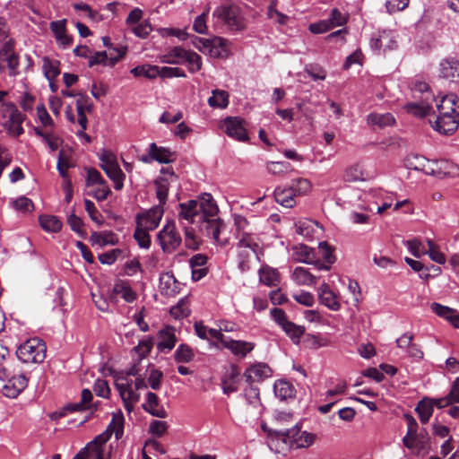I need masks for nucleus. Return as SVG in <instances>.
Listing matches in <instances>:
<instances>
[{
  "mask_svg": "<svg viewBox=\"0 0 459 459\" xmlns=\"http://www.w3.org/2000/svg\"><path fill=\"white\" fill-rule=\"evenodd\" d=\"M370 45L375 50L385 52L386 50L394 49L397 47V42L391 30H383L371 39Z\"/></svg>",
  "mask_w": 459,
  "mask_h": 459,
  "instance_id": "obj_19",
  "label": "nucleus"
},
{
  "mask_svg": "<svg viewBox=\"0 0 459 459\" xmlns=\"http://www.w3.org/2000/svg\"><path fill=\"white\" fill-rule=\"evenodd\" d=\"M428 252L427 254L429 255L430 259L437 264H444L446 263V256L445 255L438 250V247L435 245V243L428 239Z\"/></svg>",
  "mask_w": 459,
  "mask_h": 459,
  "instance_id": "obj_53",
  "label": "nucleus"
},
{
  "mask_svg": "<svg viewBox=\"0 0 459 459\" xmlns=\"http://www.w3.org/2000/svg\"><path fill=\"white\" fill-rule=\"evenodd\" d=\"M277 434L282 436L285 442L289 439L290 442L294 443L297 447H308L313 444L316 437L312 433L301 432L298 425L291 429L281 430Z\"/></svg>",
  "mask_w": 459,
  "mask_h": 459,
  "instance_id": "obj_10",
  "label": "nucleus"
},
{
  "mask_svg": "<svg viewBox=\"0 0 459 459\" xmlns=\"http://www.w3.org/2000/svg\"><path fill=\"white\" fill-rule=\"evenodd\" d=\"M196 201L200 220L203 218L215 217L217 215L219 208L211 194L204 193Z\"/></svg>",
  "mask_w": 459,
  "mask_h": 459,
  "instance_id": "obj_18",
  "label": "nucleus"
},
{
  "mask_svg": "<svg viewBox=\"0 0 459 459\" xmlns=\"http://www.w3.org/2000/svg\"><path fill=\"white\" fill-rule=\"evenodd\" d=\"M208 104L214 108H225L229 104V93L223 90H213Z\"/></svg>",
  "mask_w": 459,
  "mask_h": 459,
  "instance_id": "obj_39",
  "label": "nucleus"
},
{
  "mask_svg": "<svg viewBox=\"0 0 459 459\" xmlns=\"http://www.w3.org/2000/svg\"><path fill=\"white\" fill-rule=\"evenodd\" d=\"M275 395L281 400L293 398L296 394V389L292 384L286 380H277L273 385Z\"/></svg>",
  "mask_w": 459,
  "mask_h": 459,
  "instance_id": "obj_33",
  "label": "nucleus"
},
{
  "mask_svg": "<svg viewBox=\"0 0 459 459\" xmlns=\"http://www.w3.org/2000/svg\"><path fill=\"white\" fill-rule=\"evenodd\" d=\"M404 108L409 114L417 117H424L429 113L431 104L429 102V97H426L425 100L420 102L407 103Z\"/></svg>",
  "mask_w": 459,
  "mask_h": 459,
  "instance_id": "obj_34",
  "label": "nucleus"
},
{
  "mask_svg": "<svg viewBox=\"0 0 459 459\" xmlns=\"http://www.w3.org/2000/svg\"><path fill=\"white\" fill-rule=\"evenodd\" d=\"M290 187L294 190L295 195H304L307 194L310 188L311 184L310 181L307 178H299L292 180Z\"/></svg>",
  "mask_w": 459,
  "mask_h": 459,
  "instance_id": "obj_55",
  "label": "nucleus"
},
{
  "mask_svg": "<svg viewBox=\"0 0 459 459\" xmlns=\"http://www.w3.org/2000/svg\"><path fill=\"white\" fill-rule=\"evenodd\" d=\"M143 409L151 415L157 418H166L167 411L160 403L158 395L152 392H147L145 395V402L143 403Z\"/></svg>",
  "mask_w": 459,
  "mask_h": 459,
  "instance_id": "obj_21",
  "label": "nucleus"
},
{
  "mask_svg": "<svg viewBox=\"0 0 459 459\" xmlns=\"http://www.w3.org/2000/svg\"><path fill=\"white\" fill-rule=\"evenodd\" d=\"M13 205L17 211L23 212H31L34 208L32 201L25 196H21L14 200Z\"/></svg>",
  "mask_w": 459,
  "mask_h": 459,
  "instance_id": "obj_63",
  "label": "nucleus"
},
{
  "mask_svg": "<svg viewBox=\"0 0 459 459\" xmlns=\"http://www.w3.org/2000/svg\"><path fill=\"white\" fill-rule=\"evenodd\" d=\"M46 350L42 340L31 338L17 348L16 356L23 363H41L46 358Z\"/></svg>",
  "mask_w": 459,
  "mask_h": 459,
  "instance_id": "obj_3",
  "label": "nucleus"
},
{
  "mask_svg": "<svg viewBox=\"0 0 459 459\" xmlns=\"http://www.w3.org/2000/svg\"><path fill=\"white\" fill-rule=\"evenodd\" d=\"M294 260L299 263L313 264L315 258V251L313 248L304 244H299L292 248Z\"/></svg>",
  "mask_w": 459,
  "mask_h": 459,
  "instance_id": "obj_32",
  "label": "nucleus"
},
{
  "mask_svg": "<svg viewBox=\"0 0 459 459\" xmlns=\"http://www.w3.org/2000/svg\"><path fill=\"white\" fill-rule=\"evenodd\" d=\"M292 280L298 285H315L317 282V278L311 274L309 271L304 267H296L292 273Z\"/></svg>",
  "mask_w": 459,
  "mask_h": 459,
  "instance_id": "obj_35",
  "label": "nucleus"
},
{
  "mask_svg": "<svg viewBox=\"0 0 459 459\" xmlns=\"http://www.w3.org/2000/svg\"><path fill=\"white\" fill-rule=\"evenodd\" d=\"M267 15L270 19H276L277 22L283 25L287 22L289 17L279 12L277 9H276V2L275 1H272L271 4H269L268 6V10H267Z\"/></svg>",
  "mask_w": 459,
  "mask_h": 459,
  "instance_id": "obj_58",
  "label": "nucleus"
},
{
  "mask_svg": "<svg viewBox=\"0 0 459 459\" xmlns=\"http://www.w3.org/2000/svg\"><path fill=\"white\" fill-rule=\"evenodd\" d=\"M122 255V250L115 248L108 252L102 253L99 255V260L103 264H112L116 262L119 255Z\"/></svg>",
  "mask_w": 459,
  "mask_h": 459,
  "instance_id": "obj_62",
  "label": "nucleus"
},
{
  "mask_svg": "<svg viewBox=\"0 0 459 459\" xmlns=\"http://www.w3.org/2000/svg\"><path fill=\"white\" fill-rule=\"evenodd\" d=\"M405 246L411 252V254L416 257H420L422 255H426L428 248L417 238L410 239L405 242Z\"/></svg>",
  "mask_w": 459,
  "mask_h": 459,
  "instance_id": "obj_54",
  "label": "nucleus"
},
{
  "mask_svg": "<svg viewBox=\"0 0 459 459\" xmlns=\"http://www.w3.org/2000/svg\"><path fill=\"white\" fill-rule=\"evenodd\" d=\"M403 445L417 455H425L430 450V437L425 429L403 438Z\"/></svg>",
  "mask_w": 459,
  "mask_h": 459,
  "instance_id": "obj_9",
  "label": "nucleus"
},
{
  "mask_svg": "<svg viewBox=\"0 0 459 459\" xmlns=\"http://www.w3.org/2000/svg\"><path fill=\"white\" fill-rule=\"evenodd\" d=\"M187 51L182 47L171 48L166 54L160 56V61L170 65H183Z\"/></svg>",
  "mask_w": 459,
  "mask_h": 459,
  "instance_id": "obj_31",
  "label": "nucleus"
},
{
  "mask_svg": "<svg viewBox=\"0 0 459 459\" xmlns=\"http://www.w3.org/2000/svg\"><path fill=\"white\" fill-rule=\"evenodd\" d=\"M93 390L95 394L102 398H108L110 394V388L108 381L105 379H97L94 383Z\"/></svg>",
  "mask_w": 459,
  "mask_h": 459,
  "instance_id": "obj_60",
  "label": "nucleus"
},
{
  "mask_svg": "<svg viewBox=\"0 0 459 459\" xmlns=\"http://www.w3.org/2000/svg\"><path fill=\"white\" fill-rule=\"evenodd\" d=\"M176 279L172 274L166 273L160 279V289L161 294L174 296L177 291Z\"/></svg>",
  "mask_w": 459,
  "mask_h": 459,
  "instance_id": "obj_42",
  "label": "nucleus"
},
{
  "mask_svg": "<svg viewBox=\"0 0 459 459\" xmlns=\"http://www.w3.org/2000/svg\"><path fill=\"white\" fill-rule=\"evenodd\" d=\"M209 41L208 53L213 56H220L221 48L222 49L226 47V39L221 37H213L212 39H209Z\"/></svg>",
  "mask_w": 459,
  "mask_h": 459,
  "instance_id": "obj_56",
  "label": "nucleus"
},
{
  "mask_svg": "<svg viewBox=\"0 0 459 459\" xmlns=\"http://www.w3.org/2000/svg\"><path fill=\"white\" fill-rule=\"evenodd\" d=\"M255 344L251 342L246 341H237L232 339H228V341L223 342V348L228 349L231 351L235 356H240L241 358L246 357L249 352H251Z\"/></svg>",
  "mask_w": 459,
  "mask_h": 459,
  "instance_id": "obj_23",
  "label": "nucleus"
},
{
  "mask_svg": "<svg viewBox=\"0 0 459 459\" xmlns=\"http://www.w3.org/2000/svg\"><path fill=\"white\" fill-rule=\"evenodd\" d=\"M194 357L193 350L184 343L180 344L174 353V359L178 363H188L193 360Z\"/></svg>",
  "mask_w": 459,
  "mask_h": 459,
  "instance_id": "obj_48",
  "label": "nucleus"
},
{
  "mask_svg": "<svg viewBox=\"0 0 459 459\" xmlns=\"http://www.w3.org/2000/svg\"><path fill=\"white\" fill-rule=\"evenodd\" d=\"M109 56H108V65H115L119 60H121L126 53L127 48L125 46H121L119 48H109Z\"/></svg>",
  "mask_w": 459,
  "mask_h": 459,
  "instance_id": "obj_64",
  "label": "nucleus"
},
{
  "mask_svg": "<svg viewBox=\"0 0 459 459\" xmlns=\"http://www.w3.org/2000/svg\"><path fill=\"white\" fill-rule=\"evenodd\" d=\"M182 228L185 231V245L187 248L195 250L198 248V242L195 239V232L192 228L182 223Z\"/></svg>",
  "mask_w": 459,
  "mask_h": 459,
  "instance_id": "obj_57",
  "label": "nucleus"
},
{
  "mask_svg": "<svg viewBox=\"0 0 459 459\" xmlns=\"http://www.w3.org/2000/svg\"><path fill=\"white\" fill-rule=\"evenodd\" d=\"M415 411L419 415L420 422L426 424L432 416L434 408L430 400L426 397L418 403Z\"/></svg>",
  "mask_w": 459,
  "mask_h": 459,
  "instance_id": "obj_40",
  "label": "nucleus"
},
{
  "mask_svg": "<svg viewBox=\"0 0 459 459\" xmlns=\"http://www.w3.org/2000/svg\"><path fill=\"white\" fill-rule=\"evenodd\" d=\"M91 392L89 389H83L82 391L81 401L79 403H68L65 406H64L62 411L56 412V414H57L58 417H63L66 415L68 412L85 411L87 409V404L91 403Z\"/></svg>",
  "mask_w": 459,
  "mask_h": 459,
  "instance_id": "obj_26",
  "label": "nucleus"
},
{
  "mask_svg": "<svg viewBox=\"0 0 459 459\" xmlns=\"http://www.w3.org/2000/svg\"><path fill=\"white\" fill-rule=\"evenodd\" d=\"M267 171L272 175H283L293 169L288 161H269L266 164Z\"/></svg>",
  "mask_w": 459,
  "mask_h": 459,
  "instance_id": "obj_49",
  "label": "nucleus"
},
{
  "mask_svg": "<svg viewBox=\"0 0 459 459\" xmlns=\"http://www.w3.org/2000/svg\"><path fill=\"white\" fill-rule=\"evenodd\" d=\"M439 76L450 82L459 81V59L447 56L439 63Z\"/></svg>",
  "mask_w": 459,
  "mask_h": 459,
  "instance_id": "obj_16",
  "label": "nucleus"
},
{
  "mask_svg": "<svg viewBox=\"0 0 459 459\" xmlns=\"http://www.w3.org/2000/svg\"><path fill=\"white\" fill-rule=\"evenodd\" d=\"M28 385V379L23 374L10 378L3 387V394L9 398L17 397Z\"/></svg>",
  "mask_w": 459,
  "mask_h": 459,
  "instance_id": "obj_20",
  "label": "nucleus"
},
{
  "mask_svg": "<svg viewBox=\"0 0 459 459\" xmlns=\"http://www.w3.org/2000/svg\"><path fill=\"white\" fill-rule=\"evenodd\" d=\"M160 341L157 344V348L160 352L171 351L176 344L177 339L174 329L172 327H165L159 332Z\"/></svg>",
  "mask_w": 459,
  "mask_h": 459,
  "instance_id": "obj_28",
  "label": "nucleus"
},
{
  "mask_svg": "<svg viewBox=\"0 0 459 459\" xmlns=\"http://www.w3.org/2000/svg\"><path fill=\"white\" fill-rule=\"evenodd\" d=\"M130 72L134 77L143 76L148 79H154L160 74V67L158 65L146 64L135 66L133 69H131Z\"/></svg>",
  "mask_w": 459,
  "mask_h": 459,
  "instance_id": "obj_38",
  "label": "nucleus"
},
{
  "mask_svg": "<svg viewBox=\"0 0 459 459\" xmlns=\"http://www.w3.org/2000/svg\"><path fill=\"white\" fill-rule=\"evenodd\" d=\"M437 108L439 116H459L456 111L459 108V99L455 94L446 95L437 104Z\"/></svg>",
  "mask_w": 459,
  "mask_h": 459,
  "instance_id": "obj_22",
  "label": "nucleus"
},
{
  "mask_svg": "<svg viewBox=\"0 0 459 459\" xmlns=\"http://www.w3.org/2000/svg\"><path fill=\"white\" fill-rule=\"evenodd\" d=\"M328 24H331V29L336 26H342L346 23L347 17L342 14L337 8L332 10L330 16L325 20Z\"/></svg>",
  "mask_w": 459,
  "mask_h": 459,
  "instance_id": "obj_59",
  "label": "nucleus"
},
{
  "mask_svg": "<svg viewBox=\"0 0 459 459\" xmlns=\"http://www.w3.org/2000/svg\"><path fill=\"white\" fill-rule=\"evenodd\" d=\"M197 201L189 200L178 204V220L180 224L185 223L189 226L200 221V214L197 208Z\"/></svg>",
  "mask_w": 459,
  "mask_h": 459,
  "instance_id": "obj_14",
  "label": "nucleus"
},
{
  "mask_svg": "<svg viewBox=\"0 0 459 459\" xmlns=\"http://www.w3.org/2000/svg\"><path fill=\"white\" fill-rule=\"evenodd\" d=\"M148 230H145L138 225H136V229L134 233V238L140 247L142 248H149L151 246V237L148 233Z\"/></svg>",
  "mask_w": 459,
  "mask_h": 459,
  "instance_id": "obj_52",
  "label": "nucleus"
},
{
  "mask_svg": "<svg viewBox=\"0 0 459 459\" xmlns=\"http://www.w3.org/2000/svg\"><path fill=\"white\" fill-rule=\"evenodd\" d=\"M113 292L120 295L126 302L132 303L137 299V293L130 284L123 280H117L113 286Z\"/></svg>",
  "mask_w": 459,
  "mask_h": 459,
  "instance_id": "obj_29",
  "label": "nucleus"
},
{
  "mask_svg": "<svg viewBox=\"0 0 459 459\" xmlns=\"http://www.w3.org/2000/svg\"><path fill=\"white\" fill-rule=\"evenodd\" d=\"M43 72L45 77L51 82L54 81L60 74L59 65L60 62L57 60H51L48 57L43 58Z\"/></svg>",
  "mask_w": 459,
  "mask_h": 459,
  "instance_id": "obj_41",
  "label": "nucleus"
},
{
  "mask_svg": "<svg viewBox=\"0 0 459 459\" xmlns=\"http://www.w3.org/2000/svg\"><path fill=\"white\" fill-rule=\"evenodd\" d=\"M149 155L152 160L159 163H170L176 160V153L165 147H159L155 143H152L149 146Z\"/></svg>",
  "mask_w": 459,
  "mask_h": 459,
  "instance_id": "obj_24",
  "label": "nucleus"
},
{
  "mask_svg": "<svg viewBox=\"0 0 459 459\" xmlns=\"http://www.w3.org/2000/svg\"><path fill=\"white\" fill-rule=\"evenodd\" d=\"M109 436L102 433L96 437L93 441L80 451L74 459H108V455L105 453L106 443Z\"/></svg>",
  "mask_w": 459,
  "mask_h": 459,
  "instance_id": "obj_7",
  "label": "nucleus"
},
{
  "mask_svg": "<svg viewBox=\"0 0 459 459\" xmlns=\"http://www.w3.org/2000/svg\"><path fill=\"white\" fill-rule=\"evenodd\" d=\"M281 329L295 344L299 343L300 338L305 333V328L303 326L298 325L290 321L286 323Z\"/></svg>",
  "mask_w": 459,
  "mask_h": 459,
  "instance_id": "obj_47",
  "label": "nucleus"
},
{
  "mask_svg": "<svg viewBox=\"0 0 459 459\" xmlns=\"http://www.w3.org/2000/svg\"><path fill=\"white\" fill-rule=\"evenodd\" d=\"M234 223L238 231V248L249 249L255 255L258 256L260 247L256 238L252 234L244 231L246 226L248 224L247 219L242 216H237L234 219Z\"/></svg>",
  "mask_w": 459,
  "mask_h": 459,
  "instance_id": "obj_8",
  "label": "nucleus"
},
{
  "mask_svg": "<svg viewBox=\"0 0 459 459\" xmlns=\"http://www.w3.org/2000/svg\"><path fill=\"white\" fill-rule=\"evenodd\" d=\"M459 126V116H439L433 122L432 127L439 134L449 135L454 134Z\"/></svg>",
  "mask_w": 459,
  "mask_h": 459,
  "instance_id": "obj_17",
  "label": "nucleus"
},
{
  "mask_svg": "<svg viewBox=\"0 0 459 459\" xmlns=\"http://www.w3.org/2000/svg\"><path fill=\"white\" fill-rule=\"evenodd\" d=\"M159 244L165 254H171L181 244L182 238L173 222H168L157 235Z\"/></svg>",
  "mask_w": 459,
  "mask_h": 459,
  "instance_id": "obj_6",
  "label": "nucleus"
},
{
  "mask_svg": "<svg viewBox=\"0 0 459 459\" xmlns=\"http://www.w3.org/2000/svg\"><path fill=\"white\" fill-rule=\"evenodd\" d=\"M163 373L156 368H152L148 377V384L153 390H159L161 385Z\"/></svg>",
  "mask_w": 459,
  "mask_h": 459,
  "instance_id": "obj_61",
  "label": "nucleus"
},
{
  "mask_svg": "<svg viewBox=\"0 0 459 459\" xmlns=\"http://www.w3.org/2000/svg\"><path fill=\"white\" fill-rule=\"evenodd\" d=\"M14 45V39H9L0 48V72L4 70L5 66L3 64H5L10 76H16L20 74V56L15 52Z\"/></svg>",
  "mask_w": 459,
  "mask_h": 459,
  "instance_id": "obj_4",
  "label": "nucleus"
},
{
  "mask_svg": "<svg viewBox=\"0 0 459 459\" xmlns=\"http://www.w3.org/2000/svg\"><path fill=\"white\" fill-rule=\"evenodd\" d=\"M212 16L217 23L226 26L230 31H242L247 25L243 10L238 4H221L215 8Z\"/></svg>",
  "mask_w": 459,
  "mask_h": 459,
  "instance_id": "obj_1",
  "label": "nucleus"
},
{
  "mask_svg": "<svg viewBox=\"0 0 459 459\" xmlns=\"http://www.w3.org/2000/svg\"><path fill=\"white\" fill-rule=\"evenodd\" d=\"M39 221L41 228L48 232H58L62 228L61 221L54 215H41Z\"/></svg>",
  "mask_w": 459,
  "mask_h": 459,
  "instance_id": "obj_44",
  "label": "nucleus"
},
{
  "mask_svg": "<svg viewBox=\"0 0 459 459\" xmlns=\"http://www.w3.org/2000/svg\"><path fill=\"white\" fill-rule=\"evenodd\" d=\"M184 64L187 65L189 72L194 74L202 68V58L197 53L188 50Z\"/></svg>",
  "mask_w": 459,
  "mask_h": 459,
  "instance_id": "obj_51",
  "label": "nucleus"
},
{
  "mask_svg": "<svg viewBox=\"0 0 459 459\" xmlns=\"http://www.w3.org/2000/svg\"><path fill=\"white\" fill-rule=\"evenodd\" d=\"M259 279L267 286H276L279 282V273L275 269L263 267L259 270Z\"/></svg>",
  "mask_w": 459,
  "mask_h": 459,
  "instance_id": "obj_46",
  "label": "nucleus"
},
{
  "mask_svg": "<svg viewBox=\"0 0 459 459\" xmlns=\"http://www.w3.org/2000/svg\"><path fill=\"white\" fill-rule=\"evenodd\" d=\"M115 387L119 393L125 409L131 412L140 399L138 390L147 388V384L143 377H136L134 382L126 377H117L115 380Z\"/></svg>",
  "mask_w": 459,
  "mask_h": 459,
  "instance_id": "obj_2",
  "label": "nucleus"
},
{
  "mask_svg": "<svg viewBox=\"0 0 459 459\" xmlns=\"http://www.w3.org/2000/svg\"><path fill=\"white\" fill-rule=\"evenodd\" d=\"M65 20L56 21L50 23V29L54 33L56 39L63 46L68 48L73 43V37L66 33Z\"/></svg>",
  "mask_w": 459,
  "mask_h": 459,
  "instance_id": "obj_27",
  "label": "nucleus"
},
{
  "mask_svg": "<svg viewBox=\"0 0 459 459\" xmlns=\"http://www.w3.org/2000/svg\"><path fill=\"white\" fill-rule=\"evenodd\" d=\"M365 173L360 164L356 163L348 167L343 174V179L346 182H358L365 180Z\"/></svg>",
  "mask_w": 459,
  "mask_h": 459,
  "instance_id": "obj_43",
  "label": "nucleus"
},
{
  "mask_svg": "<svg viewBox=\"0 0 459 459\" xmlns=\"http://www.w3.org/2000/svg\"><path fill=\"white\" fill-rule=\"evenodd\" d=\"M162 216V207L155 206L147 211L145 213L137 214L135 217L136 225L148 230H153L159 226Z\"/></svg>",
  "mask_w": 459,
  "mask_h": 459,
  "instance_id": "obj_13",
  "label": "nucleus"
},
{
  "mask_svg": "<svg viewBox=\"0 0 459 459\" xmlns=\"http://www.w3.org/2000/svg\"><path fill=\"white\" fill-rule=\"evenodd\" d=\"M368 124L371 126H377L379 128L393 126L395 123V119L391 113H371L367 118Z\"/></svg>",
  "mask_w": 459,
  "mask_h": 459,
  "instance_id": "obj_36",
  "label": "nucleus"
},
{
  "mask_svg": "<svg viewBox=\"0 0 459 459\" xmlns=\"http://www.w3.org/2000/svg\"><path fill=\"white\" fill-rule=\"evenodd\" d=\"M271 376L272 369L263 362L251 365L244 372V377L248 384L263 382Z\"/></svg>",
  "mask_w": 459,
  "mask_h": 459,
  "instance_id": "obj_15",
  "label": "nucleus"
},
{
  "mask_svg": "<svg viewBox=\"0 0 459 459\" xmlns=\"http://www.w3.org/2000/svg\"><path fill=\"white\" fill-rule=\"evenodd\" d=\"M156 195L159 199L160 204L158 206L162 207L166 204L168 194H169V183L167 179L159 178L155 180Z\"/></svg>",
  "mask_w": 459,
  "mask_h": 459,
  "instance_id": "obj_50",
  "label": "nucleus"
},
{
  "mask_svg": "<svg viewBox=\"0 0 459 459\" xmlns=\"http://www.w3.org/2000/svg\"><path fill=\"white\" fill-rule=\"evenodd\" d=\"M295 193L290 186L287 188L277 187L274 190L275 201L286 208H291L295 205Z\"/></svg>",
  "mask_w": 459,
  "mask_h": 459,
  "instance_id": "obj_30",
  "label": "nucleus"
},
{
  "mask_svg": "<svg viewBox=\"0 0 459 459\" xmlns=\"http://www.w3.org/2000/svg\"><path fill=\"white\" fill-rule=\"evenodd\" d=\"M1 112L5 119L4 126L13 136H19L23 134L22 124L24 117L13 103H3Z\"/></svg>",
  "mask_w": 459,
  "mask_h": 459,
  "instance_id": "obj_5",
  "label": "nucleus"
},
{
  "mask_svg": "<svg viewBox=\"0 0 459 459\" xmlns=\"http://www.w3.org/2000/svg\"><path fill=\"white\" fill-rule=\"evenodd\" d=\"M124 416L122 413H114L112 420L108 424L106 431V435L111 437L112 433H115L116 438L120 439L124 434Z\"/></svg>",
  "mask_w": 459,
  "mask_h": 459,
  "instance_id": "obj_37",
  "label": "nucleus"
},
{
  "mask_svg": "<svg viewBox=\"0 0 459 459\" xmlns=\"http://www.w3.org/2000/svg\"><path fill=\"white\" fill-rule=\"evenodd\" d=\"M221 127L227 135L233 139L242 142L248 140L247 130L243 126V120L238 117H226L222 122Z\"/></svg>",
  "mask_w": 459,
  "mask_h": 459,
  "instance_id": "obj_12",
  "label": "nucleus"
},
{
  "mask_svg": "<svg viewBox=\"0 0 459 459\" xmlns=\"http://www.w3.org/2000/svg\"><path fill=\"white\" fill-rule=\"evenodd\" d=\"M107 176L114 182V188L121 190L124 187L126 175L119 168V165L113 166L104 170Z\"/></svg>",
  "mask_w": 459,
  "mask_h": 459,
  "instance_id": "obj_45",
  "label": "nucleus"
},
{
  "mask_svg": "<svg viewBox=\"0 0 459 459\" xmlns=\"http://www.w3.org/2000/svg\"><path fill=\"white\" fill-rule=\"evenodd\" d=\"M320 302L333 311H338L341 304L337 296L333 292L327 283H323L318 290Z\"/></svg>",
  "mask_w": 459,
  "mask_h": 459,
  "instance_id": "obj_25",
  "label": "nucleus"
},
{
  "mask_svg": "<svg viewBox=\"0 0 459 459\" xmlns=\"http://www.w3.org/2000/svg\"><path fill=\"white\" fill-rule=\"evenodd\" d=\"M201 225L200 230L204 232V234L208 237H212L215 242L221 244V246H226L228 244V238H220V234L225 229V223L222 220L213 217L210 218H203L200 220Z\"/></svg>",
  "mask_w": 459,
  "mask_h": 459,
  "instance_id": "obj_11",
  "label": "nucleus"
}]
</instances>
